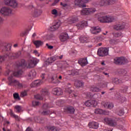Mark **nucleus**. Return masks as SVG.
<instances>
[{"label": "nucleus", "mask_w": 131, "mask_h": 131, "mask_svg": "<svg viewBox=\"0 0 131 131\" xmlns=\"http://www.w3.org/2000/svg\"><path fill=\"white\" fill-rule=\"evenodd\" d=\"M34 45L36 46V48H39V47L43 45V42L40 40H35L33 41Z\"/></svg>", "instance_id": "nucleus-32"}, {"label": "nucleus", "mask_w": 131, "mask_h": 131, "mask_svg": "<svg viewBox=\"0 0 131 131\" xmlns=\"http://www.w3.org/2000/svg\"><path fill=\"white\" fill-rule=\"evenodd\" d=\"M13 98L14 100H17V101H20L21 100V98H20V96H19V94L18 93H14L13 94Z\"/></svg>", "instance_id": "nucleus-42"}, {"label": "nucleus", "mask_w": 131, "mask_h": 131, "mask_svg": "<svg viewBox=\"0 0 131 131\" xmlns=\"http://www.w3.org/2000/svg\"><path fill=\"white\" fill-rule=\"evenodd\" d=\"M47 47H48V48L50 50H52V49H54V47L53 46H50L48 43L46 44Z\"/></svg>", "instance_id": "nucleus-61"}, {"label": "nucleus", "mask_w": 131, "mask_h": 131, "mask_svg": "<svg viewBox=\"0 0 131 131\" xmlns=\"http://www.w3.org/2000/svg\"><path fill=\"white\" fill-rule=\"evenodd\" d=\"M7 57L11 58V59H17L21 56V52H18L16 53H13L12 52L9 53V54H6Z\"/></svg>", "instance_id": "nucleus-13"}, {"label": "nucleus", "mask_w": 131, "mask_h": 131, "mask_svg": "<svg viewBox=\"0 0 131 131\" xmlns=\"http://www.w3.org/2000/svg\"><path fill=\"white\" fill-rule=\"evenodd\" d=\"M54 62H55V60L54 58L52 57L47 59V60L45 62V64L48 66V65H50V64L54 63Z\"/></svg>", "instance_id": "nucleus-29"}, {"label": "nucleus", "mask_w": 131, "mask_h": 131, "mask_svg": "<svg viewBox=\"0 0 131 131\" xmlns=\"http://www.w3.org/2000/svg\"><path fill=\"white\" fill-rule=\"evenodd\" d=\"M104 121L105 123L107 125H109V126L115 127V126L117 125V121L113 118L105 117L104 119Z\"/></svg>", "instance_id": "nucleus-6"}, {"label": "nucleus", "mask_w": 131, "mask_h": 131, "mask_svg": "<svg viewBox=\"0 0 131 131\" xmlns=\"http://www.w3.org/2000/svg\"><path fill=\"white\" fill-rule=\"evenodd\" d=\"M118 115H119V116H122L123 114H124V110L123 108H121L117 112Z\"/></svg>", "instance_id": "nucleus-43"}, {"label": "nucleus", "mask_w": 131, "mask_h": 131, "mask_svg": "<svg viewBox=\"0 0 131 131\" xmlns=\"http://www.w3.org/2000/svg\"><path fill=\"white\" fill-rule=\"evenodd\" d=\"M41 114H42V115H45V116L49 115V114H51V112L49 110L43 111L41 113Z\"/></svg>", "instance_id": "nucleus-49"}, {"label": "nucleus", "mask_w": 131, "mask_h": 131, "mask_svg": "<svg viewBox=\"0 0 131 131\" xmlns=\"http://www.w3.org/2000/svg\"><path fill=\"white\" fill-rule=\"evenodd\" d=\"M89 39V37L86 36H81L79 37V40L82 43H84L86 42V41Z\"/></svg>", "instance_id": "nucleus-35"}, {"label": "nucleus", "mask_w": 131, "mask_h": 131, "mask_svg": "<svg viewBox=\"0 0 131 131\" xmlns=\"http://www.w3.org/2000/svg\"><path fill=\"white\" fill-rule=\"evenodd\" d=\"M8 58V55L7 54H5L3 56H0V63H3V62H4L5 60Z\"/></svg>", "instance_id": "nucleus-40"}, {"label": "nucleus", "mask_w": 131, "mask_h": 131, "mask_svg": "<svg viewBox=\"0 0 131 131\" xmlns=\"http://www.w3.org/2000/svg\"><path fill=\"white\" fill-rule=\"evenodd\" d=\"M40 85V81L39 80H36L31 84L32 88H35V86H39Z\"/></svg>", "instance_id": "nucleus-30"}, {"label": "nucleus", "mask_w": 131, "mask_h": 131, "mask_svg": "<svg viewBox=\"0 0 131 131\" xmlns=\"http://www.w3.org/2000/svg\"><path fill=\"white\" fill-rule=\"evenodd\" d=\"M108 91H110L111 92H113L114 91H115V88L114 86H113L112 88H109Z\"/></svg>", "instance_id": "nucleus-62"}, {"label": "nucleus", "mask_w": 131, "mask_h": 131, "mask_svg": "<svg viewBox=\"0 0 131 131\" xmlns=\"http://www.w3.org/2000/svg\"><path fill=\"white\" fill-rule=\"evenodd\" d=\"M112 82L114 84H120L121 83H122L123 81H122V80L119 79L117 78H113L112 79Z\"/></svg>", "instance_id": "nucleus-26"}, {"label": "nucleus", "mask_w": 131, "mask_h": 131, "mask_svg": "<svg viewBox=\"0 0 131 131\" xmlns=\"http://www.w3.org/2000/svg\"><path fill=\"white\" fill-rule=\"evenodd\" d=\"M35 98L37 100H42V96H40L39 95H37L35 96Z\"/></svg>", "instance_id": "nucleus-57"}, {"label": "nucleus", "mask_w": 131, "mask_h": 131, "mask_svg": "<svg viewBox=\"0 0 131 131\" xmlns=\"http://www.w3.org/2000/svg\"><path fill=\"white\" fill-rule=\"evenodd\" d=\"M78 63L80 65V66H82V67H84V66H86L88 64H89V62L88 61V59L86 57H84L82 58H80L78 60Z\"/></svg>", "instance_id": "nucleus-14"}, {"label": "nucleus", "mask_w": 131, "mask_h": 131, "mask_svg": "<svg viewBox=\"0 0 131 131\" xmlns=\"http://www.w3.org/2000/svg\"><path fill=\"white\" fill-rule=\"evenodd\" d=\"M94 113H95V114H103V110L96 108L95 109Z\"/></svg>", "instance_id": "nucleus-47"}, {"label": "nucleus", "mask_w": 131, "mask_h": 131, "mask_svg": "<svg viewBox=\"0 0 131 131\" xmlns=\"http://www.w3.org/2000/svg\"><path fill=\"white\" fill-rule=\"evenodd\" d=\"M36 64H37L36 60H30L28 62V66H27V68H29V69L33 68V67H34V66H35Z\"/></svg>", "instance_id": "nucleus-24"}, {"label": "nucleus", "mask_w": 131, "mask_h": 131, "mask_svg": "<svg viewBox=\"0 0 131 131\" xmlns=\"http://www.w3.org/2000/svg\"><path fill=\"white\" fill-rule=\"evenodd\" d=\"M107 5H114L116 2H117V0H107Z\"/></svg>", "instance_id": "nucleus-48"}, {"label": "nucleus", "mask_w": 131, "mask_h": 131, "mask_svg": "<svg viewBox=\"0 0 131 131\" xmlns=\"http://www.w3.org/2000/svg\"><path fill=\"white\" fill-rule=\"evenodd\" d=\"M4 4L6 6H9L12 8H17L18 7V3L16 0H4Z\"/></svg>", "instance_id": "nucleus-9"}, {"label": "nucleus", "mask_w": 131, "mask_h": 131, "mask_svg": "<svg viewBox=\"0 0 131 131\" xmlns=\"http://www.w3.org/2000/svg\"><path fill=\"white\" fill-rule=\"evenodd\" d=\"M91 33H99L102 32V30L99 27H92L90 29Z\"/></svg>", "instance_id": "nucleus-21"}, {"label": "nucleus", "mask_w": 131, "mask_h": 131, "mask_svg": "<svg viewBox=\"0 0 131 131\" xmlns=\"http://www.w3.org/2000/svg\"><path fill=\"white\" fill-rule=\"evenodd\" d=\"M128 26V25L125 23H123L122 24H120L118 25H116L114 27V29L115 30H123V29H124L125 27Z\"/></svg>", "instance_id": "nucleus-11"}, {"label": "nucleus", "mask_w": 131, "mask_h": 131, "mask_svg": "<svg viewBox=\"0 0 131 131\" xmlns=\"http://www.w3.org/2000/svg\"><path fill=\"white\" fill-rule=\"evenodd\" d=\"M76 18L75 17H70L68 18V21H70L71 23H75L76 22Z\"/></svg>", "instance_id": "nucleus-44"}, {"label": "nucleus", "mask_w": 131, "mask_h": 131, "mask_svg": "<svg viewBox=\"0 0 131 131\" xmlns=\"http://www.w3.org/2000/svg\"><path fill=\"white\" fill-rule=\"evenodd\" d=\"M60 6H62V8L64 10H70L71 9V7L70 6V4L61 2L60 3Z\"/></svg>", "instance_id": "nucleus-27"}, {"label": "nucleus", "mask_w": 131, "mask_h": 131, "mask_svg": "<svg viewBox=\"0 0 131 131\" xmlns=\"http://www.w3.org/2000/svg\"><path fill=\"white\" fill-rule=\"evenodd\" d=\"M119 100L121 102V103H123V102H125L126 101V98L122 96H120Z\"/></svg>", "instance_id": "nucleus-51"}, {"label": "nucleus", "mask_w": 131, "mask_h": 131, "mask_svg": "<svg viewBox=\"0 0 131 131\" xmlns=\"http://www.w3.org/2000/svg\"><path fill=\"white\" fill-rule=\"evenodd\" d=\"M36 121V122H38V123H47V122H48V118L38 117H37Z\"/></svg>", "instance_id": "nucleus-18"}, {"label": "nucleus", "mask_w": 131, "mask_h": 131, "mask_svg": "<svg viewBox=\"0 0 131 131\" xmlns=\"http://www.w3.org/2000/svg\"><path fill=\"white\" fill-rule=\"evenodd\" d=\"M128 62L127 59L124 57H116L114 59V62L116 65H124Z\"/></svg>", "instance_id": "nucleus-4"}, {"label": "nucleus", "mask_w": 131, "mask_h": 131, "mask_svg": "<svg viewBox=\"0 0 131 131\" xmlns=\"http://www.w3.org/2000/svg\"><path fill=\"white\" fill-rule=\"evenodd\" d=\"M86 25H88V22L86 21H83L78 24L77 27L78 29H82V28L86 26Z\"/></svg>", "instance_id": "nucleus-23"}, {"label": "nucleus", "mask_w": 131, "mask_h": 131, "mask_svg": "<svg viewBox=\"0 0 131 131\" xmlns=\"http://www.w3.org/2000/svg\"><path fill=\"white\" fill-rule=\"evenodd\" d=\"M17 66L21 67H27V63L25 61V60L22 59L19 64H17Z\"/></svg>", "instance_id": "nucleus-36"}, {"label": "nucleus", "mask_w": 131, "mask_h": 131, "mask_svg": "<svg viewBox=\"0 0 131 131\" xmlns=\"http://www.w3.org/2000/svg\"><path fill=\"white\" fill-rule=\"evenodd\" d=\"M36 76V72L35 71H31L28 75V79H33Z\"/></svg>", "instance_id": "nucleus-25"}, {"label": "nucleus", "mask_w": 131, "mask_h": 131, "mask_svg": "<svg viewBox=\"0 0 131 131\" xmlns=\"http://www.w3.org/2000/svg\"><path fill=\"white\" fill-rule=\"evenodd\" d=\"M99 5L101 7H103V6H105V5H107V0H101L99 3Z\"/></svg>", "instance_id": "nucleus-46"}, {"label": "nucleus", "mask_w": 131, "mask_h": 131, "mask_svg": "<svg viewBox=\"0 0 131 131\" xmlns=\"http://www.w3.org/2000/svg\"><path fill=\"white\" fill-rule=\"evenodd\" d=\"M117 73L118 74H120V75H123L124 76H125L126 74H127V71L124 69H119L117 70Z\"/></svg>", "instance_id": "nucleus-28"}, {"label": "nucleus", "mask_w": 131, "mask_h": 131, "mask_svg": "<svg viewBox=\"0 0 131 131\" xmlns=\"http://www.w3.org/2000/svg\"><path fill=\"white\" fill-rule=\"evenodd\" d=\"M39 104V102L38 101H34L32 102V105L34 107H35V106H38Z\"/></svg>", "instance_id": "nucleus-56"}, {"label": "nucleus", "mask_w": 131, "mask_h": 131, "mask_svg": "<svg viewBox=\"0 0 131 131\" xmlns=\"http://www.w3.org/2000/svg\"><path fill=\"white\" fill-rule=\"evenodd\" d=\"M4 49L5 51H11V49H12V46L10 44H7L4 46Z\"/></svg>", "instance_id": "nucleus-45"}, {"label": "nucleus", "mask_w": 131, "mask_h": 131, "mask_svg": "<svg viewBox=\"0 0 131 131\" xmlns=\"http://www.w3.org/2000/svg\"><path fill=\"white\" fill-rule=\"evenodd\" d=\"M107 108L109 109H112L113 108V104L109 103L107 106Z\"/></svg>", "instance_id": "nucleus-60"}, {"label": "nucleus", "mask_w": 131, "mask_h": 131, "mask_svg": "<svg viewBox=\"0 0 131 131\" xmlns=\"http://www.w3.org/2000/svg\"><path fill=\"white\" fill-rule=\"evenodd\" d=\"M98 21L101 23H112L116 21V18L113 16L106 15L99 17Z\"/></svg>", "instance_id": "nucleus-2"}, {"label": "nucleus", "mask_w": 131, "mask_h": 131, "mask_svg": "<svg viewBox=\"0 0 131 131\" xmlns=\"http://www.w3.org/2000/svg\"><path fill=\"white\" fill-rule=\"evenodd\" d=\"M90 91L94 93H98L101 91V89L100 88L97 87V86H92L90 88Z\"/></svg>", "instance_id": "nucleus-31"}, {"label": "nucleus", "mask_w": 131, "mask_h": 131, "mask_svg": "<svg viewBox=\"0 0 131 131\" xmlns=\"http://www.w3.org/2000/svg\"><path fill=\"white\" fill-rule=\"evenodd\" d=\"M29 9L30 10H32L31 15L33 17L36 18L37 17H39L42 14V10L41 9L39 8H35L33 7V6L30 5L29 6Z\"/></svg>", "instance_id": "nucleus-3"}, {"label": "nucleus", "mask_w": 131, "mask_h": 131, "mask_svg": "<svg viewBox=\"0 0 131 131\" xmlns=\"http://www.w3.org/2000/svg\"><path fill=\"white\" fill-rule=\"evenodd\" d=\"M46 129L48 131H57V129L54 126H47L46 127Z\"/></svg>", "instance_id": "nucleus-39"}, {"label": "nucleus", "mask_w": 131, "mask_h": 131, "mask_svg": "<svg viewBox=\"0 0 131 131\" xmlns=\"http://www.w3.org/2000/svg\"><path fill=\"white\" fill-rule=\"evenodd\" d=\"M96 11H97V10H96V8H83L81 11V15H82V16H84L85 15H92V14H94Z\"/></svg>", "instance_id": "nucleus-5"}, {"label": "nucleus", "mask_w": 131, "mask_h": 131, "mask_svg": "<svg viewBox=\"0 0 131 131\" xmlns=\"http://www.w3.org/2000/svg\"><path fill=\"white\" fill-rule=\"evenodd\" d=\"M57 77H58L57 74H54L53 76L51 77L50 79L52 83H53L54 84L60 83V81L58 80V79H57Z\"/></svg>", "instance_id": "nucleus-19"}, {"label": "nucleus", "mask_w": 131, "mask_h": 131, "mask_svg": "<svg viewBox=\"0 0 131 131\" xmlns=\"http://www.w3.org/2000/svg\"><path fill=\"white\" fill-rule=\"evenodd\" d=\"M51 14L54 16H58V11L56 9H53L51 11Z\"/></svg>", "instance_id": "nucleus-53"}, {"label": "nucleus", "mask_w": 131, "mask_h": 131, "mask_svg": "<svg viewBox=\"0 0 131 131\" xmlns=\"http://www.w3.org/2000/svg\"><path fill=\"white\" fill-rule=\"evenodd\" d=\"M59 2H60V0H55L54 2L53 3V6H55V5H57Z\"/></svg>", "instance_id": "nucleus-64"}, {"label": "nucleus", "mask_w": 131, "mask_h": 131, "mask_svg": "<svg viewBox=\"0 0 131 131\" xmlns=\"http://www.w3.org/2000/svg\"><path fill=\"white\" fill-rule=\"evenodd\" d=\"M64 112H66V113H69V114H74V112H75V109H74V107L73 106H66L63 108Z\"/></svg>", "instance_id": "nucleus-12"}, {"label": "nucleus", "mask_w": 131, "mask_h": 131, "mask_svg": "<svg viewBox=\"0 0 131 131\" xmlns=\"http://www.w3.org/2000/svg\"><path fill=\"white\" fill-rule=\"evenodd\" d=\"M84 105L86 106V107H95L96 105H97V102L95 100H88L84 103Z\"/></svg>", "instance_id": "nucleus-15"}, {"label": "nucleus", "mask_w": 131, "mask_h": 131, "mask_svg": "<svg viewBox=\"0 0 131 131\" xmlns=\"http://www.w3.org/2000/svg\"><path fill=\"white\" fill-rule=\"evenodd\" d=\"M90 128H94V129H97L99 128V123L96 122H90L88 124Z\"/></svg>", "instance_id": "nucleus-17"}, {"label": "nucleus", "mask_w": 131, "mask_h": 131, "mask_svg": "<svg viewBox=\"0 0 131 131\" xmlns=\"http://www.w3.org/2000/svg\"><path fill=\"white\" fill-rule=\"evenodd\" d=\"M112 34L115 38L122 37V34L121 33H113Z\"/></svg>", "instance_id": "nucleus-50"}, {"label": "nucleus", "mask_w": 131, "mask_h": 131, "mask_svg": "<svg viewBox=\"0 0 131 131\" xmlns=\"http://www.w3.org/2000/svg\"><path fill=\"white\" fill-rule=\"evenodd\" d=\"M48 108H51V106H50V104L49 103H46L43 105V108L45 110H47V109H48Z\"/></svg>", "instance_id": "nucleus-52"}, {"label": "nucleus", "mask_w": 131, "mask_h": 131, "mask_svg": "<svg viewBox=\"0 0 131 131\" xmlns=\"http://www.w3.org/2000/svg\"><path fill=\"white\" fill-rule=\"evenodd\" d=\"M75 6H78L80 8H85L86 5L84 4L82 0H75L74 1Z\"/></svg>", "instance_id": "nucleus-16"}, {"label": "nucleus", "mask_w": 131, "mask_h": 131, "mask_svg": "<svg viewBox=\"0 0 131 131\" xmlns=\"http://www.w3.org/2000/svg\"><path fill=\"white\" fill-rule=\"evenodd\" d=\"M10 115L12 117H13V118H15L16 120H19V117L13 113V111L11 110L10 111Z\"/></svg>", "instance_id": "nucleus-41"}, {"label": "nucleus", "mask_w": 131, "mask_h": 131, "mask_svg": "<svg viewBox=\"0 0 131 131\" xmlns=\"http://www.w3.org/2000/svg\"><path fill=\"white\" fill-rule=\"evenodd\" d=\"M128 89V86H124L123 88V93H126V92H127Z\"/></svg>", "instance_id": "nucleus-58"}, {"label": "nucleus", "mask_w": 131, "mask_h": 131, "mask_svg": "<svg viewBox=\"0 0 131 131\" xmlns=\"http://www.w3.org/2000/svg\"><path fill=\"white\" fill-rule=\"evenodd\" d=\"M69 38V36H68V34L67 33H64L59 36V39H60V41L62 42H64V41H66V40H67V39H68Z\"/></svg>", "instance_id": "nucleus-22"}, {"label": "nucleus", "mask_w": 131, "mask_h": 131, "mask_svg": "<svg viewBox=\"0 0 131 131\" xmlns=\"http://www.w3.org/2000/svg\"><path fill=\"white\" fill-rule=\"evenodd\" d=\"M52 94L55 96H60L62 95V90L61 88H54L53 90Z\"/></svg>", "instance_id": "nucleus-20"}, {"label": "nucleus", "mask_w": 131, "mask_h": 131, "mask_svg": "<svg viewBox=\"0 0 131 131\" xmlns=\"http://www.w3.org/2000/svg\"><path fill=\"white\" fill-rule=\"evenodd\" d=\"M26 96H27V92L25 91L21 93L20 97L21 98H24V97H26Z\"/></svg>", "instance_id": "nucleus-54"}, {"label": "nucleus", "mask_w": 131, "mask_h": 131, "mask_svg": "<svg viewBox=\"0 0 131 131\" xmlns=\"http://www.w3.org/2000/svg\"><path fill=\"white\" fill-rule=\"evenodd\" d=\"M110 43L111 45H116L115 44V39H111L110 40Z\"/></svg>", "instance_id": "nucleus-59"}, {"label": "nucleus", "mask_w": 131, "mask_h": 131, "mask_svg": "<svg viewBox=\"0 0 131 131\" xmlns=\"http://www.w3.org/2000/svg\"><path fill=\"white\" fill-rule=\"evenodd\" d=\"M31 28H30L26 29L25 30V33H28V32H29V31H31Z\"/></svg>", "instance_id": "nucleus-63"}, {"label": "nucleus", "mask_w": 131, "mask_h": 131, "mask_svg": "<svg viewBox=\"0 0 131 131\" xmlns=\"http://www.w3.org/2000/svg\"><path fill=\"white\" fill-rule=\"evenodd\" d=\"M15 109H16V110H17V113L20 112V111H21V106L20 105H16L15 106Z\"/></svg>", "instance_id": "nucleus-55"}, {"label": "nucleus", "mask_w": 131, "mask_h": 131, "mask_svg": "<svg viewBox=\"0 0 131 131\" xmlns=\"http://www.w3.org/2000/svg\"><path fill=\"white\" fill-rule=\"evenodd\" d=\"M0 13L3 16H11L12 15V9L9 7H4L0 10Z\"/></svg>", "instance_id": "nucleus-8"}, {"label": "nucleus", "mask_w": 131, "mask_h": 131, "mask_svg": "<svg viewBox=\"0 0 131 131\" xmlns=\"http://www.w3.org/2000/svg\"><path fill=\"white\" fill-rule=\"evenodd\" d=\"M41 95L42 97H45V96H48L49 95V92L47 90L42 89L40 91Z\"/></svg>", "instance_id": "nucleus-37"}, {"label": "nucleus", "mask_w": 131, "mask_h": 131, "mask_svg": "<svg viewBox=\"0 0 131 131\" xmlns=\"http://www.w3.org/2000/svg\"><path fill=\"white\" fill-rule=\"evenodd\" d=\"M61 21H55L52 24V26L50 27L49 30L50 31H56L57 29H59L60 28V26H61Z\"/></svg>", "instance_id": "nucleus-10"}, {"label": "nucleus", "mask_w": 131, "mask_h": 131, "mask_svg": "<svg viewBox=\"0 0 131 131\" xmlns=\"http://www.w3.org/2000/svg\"><path fill=\"white\" fill-rule=\"evenodd\" d=\"M5 76H8L9 74H10V76L8 78V85H14V84H16L18 89H22L23 88V84L20 83L19 81L16 79H14V76H19L21 75V71H18L17 72H12L9 70L6 71L5 73Z\"/></svg>", "instance_id": "nucleus-1"}, {"label": "nucleus", "mask_w": 131, "mask_h": 131, "mask_svg": "<svg viewBox=\"0 0 131 131\" xmlns=\"http://www.w3.org/2000/svg\"><path fill=\"white\" fill-rule=\"evenodd\" d=\"M71 75H72V76H77L79 75V72L78 70H72Z\"/></svg>", "instance_id": "nucleus-34"}, {"label": "nucleus", "mask_w": 131, "mask_h": 131, "mask_svg": "<svg viewBox=\"0 0 131 131\" xmlns=\"http://www.w3.org/2000/svg\"><path fill=\"white\" fill-rule=\"evenodd\" d=\"M75 86H76V88H81V86H83V82L81 81H76L75 82Z\"/></svg>", "instance_id": "nucleus-33"}, {"label": "nucleus", "mask_w": 131, "mask_h": 131, "mask_svg": "<svg viewBox=\"0 0 131 131\" xmlns=\"http://www.w3.org/2000/svg\"><path fill=\"white\" fill-rule=\"evenodd\" d=\"M105 38H106V37H104V36L96 37L95 38V39H96L95 41L96 42H98V41H102V40H103V39H105Z\"/></svg>", "instance_id": "nucleus-38"}, {"label": "nucleus", "mask_w": 131, "mask_h": 131, "mask_svg": "<svg viewBox=\"0 0 131 131\" xmlns=\"http://www.w3.org/2000/svg\"><path fill=\"white\" fill-rule=\"evenodd\" d=\"M109 48H100L98 49L97 51V55L99 57H105L109 55Z\"/></svg>", "instance_id": "nucleus-7"}]
</instances>
